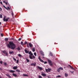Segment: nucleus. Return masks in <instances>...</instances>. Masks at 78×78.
I'll return each mask as SVG.
<instances>
[{"mask_svg": "<svg viewBox=\"0 0 78 78\" xmlns=\"http://www.w3.org/2000/svg\"><path fill=\"white\" fill-rule=\"evenodd\" d=\"M7 47H9V48H11L12 50H14L16 48V47L14 43L11 41L9 42V44H8L7 45Z\"/></svg>", "mask_w": 78, "mask_h": 78, "instance_id": "nucleus-1", "label": "nucleus"}, {"mask_svg": "<svg viewBox=\"0 0 78 78\" xmlns=\"http://www.w3.org/2000/svg\"><path fill=\"white\" fill-rule=\"evenodd\" d=\"M29 55H30L29 56L30 59H33V58H34V59H35V57L33 55V53H31V51H30L29 53Z\"/></svg>", "mask_w": 78, "mask_h": 78, "instance_id": "nucleus-2", "label": "nucleus"}, {"mask_svg": "<svg viewBox=\"0 0 78 78\" xmlns=\"http://www.w3.org/2000/svg\"><path fill=\"white\" fill-rule=\"evenodd\" d=\"M6 16H4V18L3 19V20L4 22H8V20L9 19V18H8L6 19Z\"/></svg>", "mask_w": 78, "mask_h": 78, "instance_id": "nucleus-3", "label": "nucleus"}, {"mask_svg": "<svg viewBox=\"0 0 78 78\" xmlns=\"http://www.w3.org/2000/svg\"><path fill=\"white\" fill-rule=\"evenodd\" d=\"M48 61L49 62V64L50 65V66H53V64L52 63V62H51L52 61L51 60H49V59H48Z\"/></svg>", "mask_w": 78, "mask_h": 78, "instance_id": "nucleus-4", "label": "nucleus"}, {"mask_svg": "<svg viewBox=\"0 0 78 78\" xmlns=\"http://www.w3.org/2000/svg\"><path fill=\"white\" fill-rule=\"evenodd\" d=\"M40 54H41V55H42L43 56H44V53L43 52V51H40Z\"/></svg>", "mask_w": 78, "mask_h": 78, "instance_id": "nucleus-5", "label": "nucleus"}, {"mask_svg": "<svg viewBox=\"0 0 78 78\" xmlns=\"http://www.w3.org/2000/svg\"><path fill=\"white\" fill-rule=\"evenodd\" d=\"M38 59L39 60H40V61H41V62H42L43 63L44 62V61H43V60H42V59H41V57H40V56L39 57Z\"/></svg>", "mask_w": 78, "mask_h": 78, "instance_id": "nucleus-6", "label": "nucleus"}, {"mask_svg": "<svg viewBox=\"0 0 78 78\" xmlns=\"http://www.w3.org/2000/svg\"><path fill=\"white\" fill-rule=\"evenodd\" d=\"M17 66H14L13 68V69H14V70H16L17 69Z\"/></svg>", "mask_w": 78, "mask_h": 78, "instance_id": "nucleus-7", "label": "nucleus"}, {"mask_svg": "<svg viewBox=\"0 0 78 78\" xmlns=\"http://www.w3.org/2000/svg\"><path fill=\"white\" fill-rule=\"evenodd\" d=\"M24 51L26 53H29V51H27V50L26 49H25Z\"/></svg>", "mask_w": 78, "mask_h": 78, "instance_id": "nucleus-8", "label": "nucleus"}, {"mask_svg": "<svg viewBox=\"0 0 78 78\" xmlns=\"http://www.w3.org/2000/svg\"><path fill=\"white\" fill-rule=\"evenodd\" d=\"M36 63H32V64H31V66H34L35 67L36 66Z\"/></svg>", "mask_w": 78, "mask_h": 78, "instance_id": "nucleus-9", "label": "nucleus"}, {"mask_svg": "<svg viewBox=\"0 0 78 78\" xmlns=\"http://www.w3.org/2000/svg\"><path fill=\"white\" fill-rule=\"evenodd\" d=\"M29 45L30 47L31 48L32 47V46H33V44H31V43H30L29 44Z\"/></svg>", "mask_w": 78, "mask_h": 78, "instance_id": "nucleus-10", "label": "nucleus"}, {"mask_svg": "<svg viewBox=\"0 0 78 78\" xmlns=\"http://www.w3.org/2000/svg\"><path fill=\"white\" fill-rule=\"evenodd\" d=\"M38 69H40V70H42V68L41 67H40L39 66H37Z\"/></svg>", "mask_w": 78, "mask_h": 78, "instance_id": "nucleus-11", "label": "nucleus"}, {"mask_svg": "<svg viewBox=\"0 0 78 78\" xmlns=\"http://www.w3.org/2000/svg\"><path fill=\"white\" fill-rule=\"evenodd\" d=\"M9 72H10V73H14V72H15V71L12 70H10Z\"/></svg>", "mask_w": 78, "mask_h": 78, "instance_id": "nucleus-12", "label": "nucleus"}, {"mask_svg": "<svg viewBox=\"0 0 78 78\" xmlns=\"http://www.w3.org/2000/svg\"><path fill=\"white\" fill-rule=\"evenodd\" d=\"M12 75L13 76H15V77H16V76H17V75L14 73H12Z\"/></svg>", "mask_w": 78, "mask_h": 78, "instance_id": "nucleus-13", "label": "nucleus"}, {"mask_svg": "<svg viewBox=\"0 0 78 78\" xmlns=\"http://www.w3.org/2000/svg\"><path fill=\"white\" fill-rule=\"evenodd\" d=\"M8 39H9L8 38H6L5 39V41H8Z\"/></svg>", "mask_w": 78, "mask_h": 78, "instance_id": "nucleus-14", "label": "nucleus"}, {"mask_svg": "<svg viewBox=\"0 0 78 78\" xmlns=\"http://www.w3.org/2000/svg\"><path fill=\"white\" fill-rule=\"evenodd\" d=\"M26 60L27 62H30V60L27 58H26Z\"/></svg>", "mask_w": 78, "mask_h": 78, "instance_id": "nucleus-15", "label": "nucleus"}, {"mask_svg": "<svg viewBox=\"0 0 78 78\" xmlns=\"http://www.w3.org/2000/svg\"><path fill=\"white\" fill-rule=\"evenodd\" d=\"M9 54H12L13 53H14V51H9Z\"/></svg>", "mask_w": 78, "mask_h": 78, "instance_id": "nucleus-16", "label": "nucleus"}, {"mask_svg": "<svg viewBox=\"0 0 78 78\" xmlns=\"http://www.w3.org/2000/svg\"><path fill=\"white\" fill-rule=\"evenodd\" d=\"M69 67H70L71 69H73V67H72V66H71L70 65H69Z\"/></svg>", "mask_w": 78, "mask_h": 78, "instance_id": "nucleus-17", "label": "nucleus"}, {"mask_svg": "<svg viewBox=\"0 0 78 78\" xmlns=\"http://www.w3.org/2000/svg\"><path fill=\"white\" fill-rule=\"evenodd\" d=\"M6 75L9 78H11V76L9 75L6 74Z\"/></svg>", "mask_w": 78, "mask_h": 78, "instance_id": "nucleus-18", "label": "nucleus"}, {"mask_svg": "<svg viewBox=\"0 0 78 78\" xmlns=\"http://www.w3.org/2000/svg\"><path fill=\"white\" fill-rule=\"evenodd\" d=\"M32 51L33 52L35 51V48H33Z\"/></svg>", "mask_w": 78, "mask_h": 78, "instance_id": "nucleus-19", "label": "nucleus"}, {"mask_svg": "<svg viewBox=\"0 0 78 78\" xmlns=\"http://www.w3.org/2000/svg\"><path fill=\"white\" fill-rule=\"evenodd\" d=\"M61 76L60 75H58L56 76L57 78H61Z\"/></svg>", "mask_w": 78, "mask_h": 78, "instance_id": "nucleus-20", "label": "nucleus"}, {"mask_svg": "<svg viewBox=\"0 0 78 78\" xmlns=\"http://www.w3.org/2000/svg\"><path fill=\"white\" fill-rule=\"evenodd\" d=\"M50 56H53V54H52V53H51V52H50Z\"/></svg>", "mask_w": 78, "mask_h": 78, "instance_id": "nucleus-21", "label": "nucleus"}, {"mask_svg": "<svg viewBox=\"0 0 78 78\" xmlns=\"http://www.w3.org/2000/svg\"><path fill=\"white\" fill-rule=\"evenodd\" d=\"M23 76H28V75L27 74H23Z\"/></svg>", "mask_w": 78, "mask_h": 78, "instance_id": "nucleus-22", "label": "nucleus"}, {"mask_svg": "<svg viewBox=\"0 0 78 78\" xmlns=\"http://www.w3.org/2000/svg\"><path fill=\"white\" fill-rule=\"evenodd\" d=\"M16 72H20V70H19L17 69L16 70Z\"/></svg>", "mask_w": 78, "mask_h": 78, "instance_id": "nucleus-23", "label": "nucleus"}, {"mask_svg": "<svg viewBox=\"0 0 78 78\" xmlns=\"http://www.w3.org/2000/svg\"><path fill=\"white\" fill-rule=\"evenodd\" d=\"M42 76H46V75L45 74L42 73Z\"/></svg>", "mask_w": 78, "mask_h": 78, "instance_id": "nucleus-24", "label": "nucleus"}, {"mask_svg": "<svg viewBox=\"0 0 78 78\" xmlns=\"http://www.w3.org/2000/svg\"><path fill=\"white\" fill-rule=\"evenodd\" d=\"M18 56L19 57H22V55H21L20 54H19L18 55Z\"/></svg>", "mask_w": 78, "mask_h": 78, "instance_id": "nucleus-25", "label": "nucleus"}, {"mask_svg": "<svg viewBox=\"0 0 78 78\" xmlns=\"http://www.w3.org/2000/svg\"><path fill=\"white\" fill-rule=\"evenodd\" d=\"M65 76L66 77H67L68 76V74L66 73H65Z\"/></svg>", "mask_w": 78, "mask_h": 78, "instance_id": "nucleus-26", "label": "nucleus"}, {"mask_svg": "<svg viewBox=\"0 0 78 78\" xmlns=\"http://www.w3.org/2000/svg\"><path fill=\"white\" fill-rule=\"evenodd\" d=\"M17 49V50H18L19 51H20V48L19 47H18V48Z\"/></svg>", "mask_w": 78, "mask_h": 78, "instance_id": "nucleus-27", "label": "nucleus"}, {"mask_svg": "<svg viewBox=\"0 0 78 78\" xmlns=\"http://www.w3.org/2000/svg\"><path fill=\"white\" fill-rule=\"evenodd\" d=\"M2 52H3V53H4L5 54V53L6 52V51L5 50L4 51H2Z\"/></svg>", "mask_w": 78, "mask_h": 78, "instance_id": "nucleus-28", "label": "nucleus"}, {"mask_svg": "<svg viewBox=\"0 0 78 78\" xmlns=\"http://www.w3.org/2000/svg\"><path fill=\"white\" fill-rule=\"evenodd\" d=\"M59 69H60V70H63V68H62L61 67H60Z\"/></svg>", "mask_w": 78, "mask_h": 78, "instance_id": "nucleus-29", "label": "nucleus"}, {"mask_svg": "<svg viewBox=\"0 0 78 78\" xmlns=\"http://www.w3.org/2000/svg\"><path fill=\"white\" fill-rule=\"evenodd\" d=\"M57 71L58 72H60V69L58 68L57 70Z\"/></svg>", "mask_w": 78, "mask_h": 78, "instance_id": "nucleus-30", "label": "nucleus"}, {"mask_svg": "<svg viewBox=\"0 0 78 78\" xmlns=\"http://www.w3.org/2000/svg\"><path fill=\"white\" fill-rule=\"evenodd\" d=\"M5 54V55H6V56H8V53L7 52H5V53L4 54Z\"/></svg>", "mask_w": 78, "mask_h": 78, "instance_id": "nucleus-31", "label": "nucleus"}, {"mask_svg": "<svg viewBox=\"0 0 78 78\" xmlns=\"http://www.w3.org/2000/svg\"><path fill=\"white\" fill-rule=\"evenodd\" d=\"M48 71H49V72H50V70H51V69H50L49 68H48Z\"/></svg>", "mask_w": 78, "mask_h": 78, "instance_id": "nucleus-32", "label": "nucleus"}, {"mask_svg": "<svg viewBox=\"0 0 78 78\" xmlns=\"http://www.w3.org/2000/svg\"><path fill=\"white\" fill-rule=\"evenodd\" d=\"M4 65H5V66H6L7 65V63H6V62H4Z\"/></svg>", "mask_w": 78, "mask_h": 78, "instance_id": "nucleus-33", "label": "nucleus"}, {"mask_svg": "<svg viewBox=\"0 0 78 78\" xmlns=\"http://www.w3.org/2000/svg\"><path fill=\"white\" fill-rule=\"evenodd\" d=\"M38 78H42V76H38Z\"/></svg>", "mask_w": 78, "mask_h": 78, "instance_id": "nucleus-34", "label": "nucleus"}, {"mask_svg": "<svg viewBox=\"0 0 78 78\" xmlns=\"http://www.w3.org/2000/svg\"><path fill=\"white\" fill-rule=\"evenodd\" d=\"M3 17L2 16V15H0V18H2Z\"/></svg>", "mask_w": 78, "mask_h": 78, "instance_id": "nucleus-35", "label": "nucleus"}, {"mask_svg": "<svg viewBox=\"0 0 78 78\" xmlns=\"http://www.w3.org/2000/svg\"><path fill=\"white\" fill-rule=\"evenodd\" d=\"M34 55H35V56H36V53L34 52Z\"/></svg>", "mask_w": 78, "mask_h": 78, "instance_id": "nucleus-36", "label": "nucleus"}, {"mask_svg": "<svg viewBox=\"0 0 78 78\" xmlns=\"http://www.w3.org/2000/svg\"><path fill=\"white\" fill-rule=\"evenodd\" d=\"M0 64H2V63H3V62L2 61H0Z\"/></svg>", "mask_w": 78, "mask_h": 78, "instance_id": "nucleus-37", "label": "nucleus"}, {"mask_svg": "<svg viewBox=\"0 0 78 78\" xmlns=\"http://www.w3.org/2000/svg\"><path fill=\"white\" fill-rule=\"evenodd\" d=\"M27 47H28V48H30V46H29V45L28 44H27Z\"/></svg>", "mask_w": 78, "mask_h": 78, "instance_id": "nucleus-38", "label": "nucleus"}, {"mask_svg": "<svg viewBox=\"0 0 78 78\" xmlns=\"http://www.w3.org/2000/svg\"><path fill=\"white\" fill-rule=\"evenodd\" d=\"M13 59L14 60V61H16V58H13Z\"/></svg>", "mask_w": 78, "mask_h": 78, "instance_id": "nucleus-39", "label": "nucleus"}, {"mask_svg": "<svg viewBox=\"0 0 78 78\" xmlns=\"http://www.w3.org/2000/svg\"><path fill=\"white\" fill-rule=\"evenodd\" d=\"M1 36L2 37H3V34H1Z\"/></svg>", "mask_w": 78, "mask_h": 78, "instance_id": "nucleus-40", "label": "nucleus"}, {"mask_svg": "<svg viewBox=\"0 0 78 78\" xmlns=\"http://www.w3.org/2000/svg\"><path fill=\"white\" fill-rule=\"evenodd\" d=\"M21 45H23V42L21 41Z\"/></svg>", "mask_w": 78, "mask_h": 78, "instance_id": "nucleus-41", "label": "nucleus"}, {"mask_svg": "<svg viewBox=\"0 0 78 78\" xmlns=\"http://www.w3.org/2000/svg\"><path fill=\"white\" fill-rule=\"evenodd\" d=\"M22 40V38H19V39L18 41H20V40Z\"/></svg>", "mask_w": 78, "mask_h": 78, "instance_id": "nucleus-42", "label": "nucleus"}, {"mask_svg": "<svg viewBox=\"0 0 78 78\" xmlns=\"http://www.w3.org/2000/svg\"><path fill=\"white\" fill-rule=\"evenodd\" d=\"M27 44V41H26L25 43H24V44L25 45H26V44Z\"/></svg>", "mask_w": 78, "mask_h": 78, "instance_id": "nucleus-43", "label": "nucleus"}, {"mask_svg": "<svg viewBox=\"0 0 78 78\" xmlns=\"http://www.w3.org/2000/svg\"><path fill=\"white\" fill-rule=\"evenodd\" d=\"M70 72H71V73H73L74 71H70Z\"/></svg>", "mask_w": 78, "mask_h": 78, "instance_id": "nucleus-44", "label": "nucleus"}, {"mask_svg": "<svg viewBox=\"0 0 78 78\" xmlns=\"http://www.w3.org/2000/svg\"><path fill=\"white\" fill-rule=\"evenodd\" d=\"M16 62H17V63L18 64V63H19V60H17Z\"/></svg>", "mask_w": 78, "mask_h": 78, "instance_id": "nucleus-45", "label": "nucleus"}, {"mask_svg": "<svg viewBox=\"0 0 78 78\" xmlns=\"http://www.w3.org/2000/svg\"><path fill=\"white\" fill-rule=\"evenodd\" d=\"M5 8L6 9H7V10H8V8L6 7Z\"/></svg>", "mask_w": 78, "mask_h": 78, "instance_id": "nucleus-46", "label": "nucleus"}, {"mask_svg": "<svg viewBox=\"0 0 78 78\" xmlns=\"http://www.w3.org/2000/svg\"><path fill=\"white\" fill-rule=\"evenodd\" d=\"M5 8L6 9H7V10H8V8L6 7Z\"/></svg>", "mask_w": 78, "mask_h": 78, "instance_id": "nucleus-47", "label": "nucleus"}, {"mask_svg": "<svg viewBox=\"0 0 78 78\" xmlns=\"http://www.w3.org/2000/svg\"><path fill=\"white\" fill-rule=\"evenodd\" d=\"M45 70H46V72H48V69H46Z\"/></svg>", "mask_w": 78, "mask_h": 78, "instance_id": "nucleus-48", "label": "nucleus"}, {"mask_svg": "<svg viewBox=\"0 0 78 78\" xmlns=\"http://www.w3.org/2000/svg\"><path fill=\"white\" fill-rule=\"evenodd\" d=\"M0 9L1 11H2V9L1 7H0Z\"/></svg>", "mask_w": 78, "mask_h": 78, "instance_id": "nucleus-49", "label": "nucleus"}, {"mask_svg": "<svg viewBox=\"0 0 78 78\" xmlns=\"http://www.w3.org/2000/svg\"><path fill=\"white\" fill-rule=\"evenodd\" d=\"M7 8L8 9V10L10 9V8L9 6L8 7V8Z\"/></svg>", "mask_w": 78, "mask_h": 78, "instance_id": "nucleus-50", "label": "nucleus"}, {"mask_svg": "<svg viewBox=\"0 0 78 78\" xmlns=\"http://www.w3.org/2000/svg\"><path fill=\"white\" fill-rule=\"evenodd\" d=\"M12 16L13 17V15H14V14H13V13L12 12Z\"/></svg>", "mask_w": 78, "mask_h": 78, "instance_id": "nucleus-51", "label": "nucleus"}, {"mask_svg": "<svg viewBox=\"0 0 78 78\" xmlns=\"http://www.w3.org/2000/svg\"><path fill=\"white\" fill-rule=\"evenodd\" d=\"M47 62H44V64H47Z\"/></svg>", "mask_w": 78, "mask_h": 78, "instance_id": "nucleus-52", "label": "nucleus"}, {"mask_svg": "<svg viewBox=\"0 0 78 78\" xmlns=\"http://www.w3.org/2000/svg\"><path fill=\"white\" fill-rule=\"evenodd\" d=\"M2 70V68H0V70Z\"/></svg>", "mask_w": 78, "mask_h": 78, "instance_id": "nucleus-53", "label": "nucleus"}, {"mask_svg": "<svg viewBox=\"0 0 78 78\" xmlns=\"http://www.w3.org/2000/svg\"><path fill=\"white\" fill-rule=\"evenodd\" d=\"M5 4H6V5H8V3H7V2H5Z\"/></svg>", "mask_w": 78, "mask_h": 78, "instance_id": "nucleus-54", "label": "nucleus"}, {"mask_svg": "<svg viewBox=\"0 0 78 78\" xmlns=\"http://www.w3.org/2000/svg\"><path fill=\"white\" fill-rule=\"evenodd\" d=\"M0 3H1V4H2V1L0 2Z\"/></svg>", "mask_w": 78, "mask_h": 78, "instance_id": "nucleus-55", "label": "nucleus"}, {"mask_svg": "<svg viewBox=\"0 0 78 78\" xmlns=\"http://www.w3.org/2000/svg\"><path fill=\"white\" fill-rule=\"evenodd\" d=\"M0 25H2V23L0 22Z\"/></svg>", "mask_w": 78, "mask_h": 78, "instance_id": "nucleus-56", "label": "nucleus"}, {"mask_svg": "<svg viewBox=\"0 0 78 78\" xmlns=\"http://www.w3.org/2000/svg\"><path fill=\"white\" fill-rule=\"evenodd\" d=\"M3 7H4V8H5L6 7L5 5H3Z\"/></svg>", "mask_w": 78, "mask_h": 78, "instance_id": "nucleus-57", "label": "nucleus"}, {"mask_svg": "<svg viewBox=\"0 0 78 78\" xmlns=\"http://www.w3.org/2000/svg\"><path fill=\"white\" fill-rule=\"evenodd\" d=\"M48 78H50V76H48Z\"/></svg>", "mask_w": 78, "mask_h": 78, "instance_id": "nucleus-58", "label": "nucleus"}, {"mask_svg": "<svg viewBox=\"0 0 78 78\" xmlns=\"http://www.w3.org/2000/svg\"><path fill=\"white\" fill-rule=\"evenodd\" d=\"M3 2L4 3H6V2H5V1H3Z\"/></svg>", "mask_w": 78, "mask_h": 78, "instance_id": "nucleus-59", "label": "nucleus"}, {"mask_svg": "<svg viewBox=\"0 0 78 78\" xmlns=\"http://www.w3.org/2000/svg\"><path fill=\"white\" fill-rule=\"evenodd\" d=\"M11 39L13 40L14 39V38H11Z\"/></svg>", "mask_w": 78, "mask_h": 78, "instance_id": "nucleus-60", "label": "nucleus"}, {"mask_svg": "<svg viewBox=\"0 0 78 78\" xmlns=\"http://www.w3.org/2000/svg\"><path fill=\"white\" fill-rule=\"evenodd\" d=\"M73 70H75V69L73 68Z\"/></svg>", "mask_w": 78, "mask_h": 78, "instance_id": "nucleus-61", "label": "nucleus"}, {"mask_svg": "<svg viewBox=\"0 0 78 78\" xmlns=\"http://www.w3.org/2000/svg\"><path fill=\"white\" fill-rule=\"evenodd\" d=\"M43 58H44V56H43Z\"/></svg>", "mask_w": 78, "mask_h": 78, "instance_id": "nucleus-62", "label": "nucleus"}, {"mask_svg": "<svg viewBox=\"0 0 78 78\" xmlns=\"http://www.w3.org/2000/svg\"><path fill=\"white\" fill-rule=\"evenodd\" d=\"M64 68H66L65 67H64Z\"/></svg>", "mask_w": 78, "mask_h": 78, "instance_id": "nucleus-63", "label": "nucleus"}, {"mask_svg": "<svg viewBox=\"0 0 78 78\" xmlns=\"http://www.w3.org/2000/svg\"><path fill=\"white\" fill-rule=\"evenodd\" d=\"M0 78H1V77H0Z\"/></svg>", "mask_w": 78, "mask_h": 78, "instance_id": "nucleus-64", "label": "nucleus"}]
</instances>
